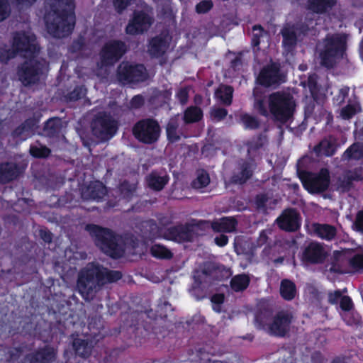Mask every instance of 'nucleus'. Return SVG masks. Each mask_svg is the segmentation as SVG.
Here are the masks:
<instances>
[{
  "mask_svg": "<svg viewBox=\"0 0 363 363\" xmlns=\"http://www.w3.org/2000/svg\"><path fill=\"white\" fill-rule=\"evenodd\" d=\"M122 277L120 271L111 270L99 263L90 262L78 272L76 289L85 301L90 302L105 284L116 282Z\"/></svg>",
  "mask_w": 363,
  "mask_h": 363,
  "instance_id": "obj_1",
  "label": "nucleus"
},
{
  "mask_svg": "<svg viewBox=\"0 0 363 363\" xmlns=\"http://www.w3.org/2000/svg\"><path fill=\"white\" fill-rule=\"evenodd\" d=\"M74 7V0H45L44 21L50 35L62 38L72 33L76 23Z\"/></svg>",
  "mask_w": 363,
  "mask_h": 363,
  "instance_id": "obj_2",
  "label": "nucleus"
},
{
  "mask_svg": "<svg viewBox=\"0 0 363 363\" xmlns=\"http://www.w3.org/2000/svg\"><path fill=\"white\" fill-rule=\"evenodd\" d=\"M347 35L343 33H328L323 39L319 52L320 63L327 69H333L346 55Z\"/></svg>",
  "mask_w": 363,
  "mask_h": 363,
  "instance_id": "obj_3",
  "label": "nucleus"
},
{
  "mask_svg": "<svg viewBox=\"0 0 363 363\" xmlns=\"http://www.w3.org/2000/svg\"><path fill=\"white\" fill-rule=\"evenodd\" d=\"M85 230L104 254L113 259H118L123 255L124 250L118 242L119 236L112 230L93 223L87 224Z\"/></svg>",
  "mask_w": 363,
  "mask_h": 363,
  "instance_id": "obj_4",
  "label": "nucleus"
},
{
  "mask_svg": "<svg viewBox=\"0 0 363 363\" xmlns=\"http://www.w3.org/2000/svg\"><path fill=\"white\" fill-rule=\"evenodd\" d=\"M294 96L285 91H276L269 96V112L275 121L286 123L293 117L296 111Z\"/></svg>",
  "mask_w": 363,
  "mask_h": 363,
  "instance_id": "obj_5",
  "label": "nucleus"
},
{
  "mask_svg": "<svg viewBox=\"0 0 363 363\" xmlns=\"http://www.w3.org/2000/svg\"><path fill=\"white\" fill-rule=\"evenodd\" d=\"M47 62L35 55L26 57L17 67L18 80L25 86H30L38 83L43 74Z\"/></svg>",
  "mask_w": 363,
  "mask_h": 363,
  "instance_id": "obj_6",
  "label": "nucleus"
},
{
  "mask_svg": "<svg viewBox=\"0 0 363 363\" xmlns=\"http://www.w3.org/2000/svg\"><path fill=\"white\" fill-rule=\"evenodd\" d=\"M303 187L311 194H320L329 189L330 174L328 169L321 168L318 172L303 170L298 172Z\"/></svg>",
  "mask_w": 363,
  "mask_h": 363,
  "instance_id": "obj_7",
  "label": "nucleus"
},
{
  "mask_svg": "<svg viewBox=\"0 0 363 363\" xmlns=\"http://www.w3.org/2000/svg\"><path fill=\"white\" fill-rule=\"evenodd\" d=\"M161 128L158 121L152 118H146L138 121L132 128V134L140 143L152 145L160 137Z\"/></svg>",
  "mask_w": 363,
  "mask_h": 363,
  "instance_id": "obj_8",
  "label": "nucleus"
},
{
  "mask_svg": "<svg viewBox=\"0 0 363 363\" xmlns=\"http://www.w3.org/2000/svg\"><path fill=\"white\" fill-rule=\"evenodd\" d=\"M91 126L96 137L102 140H107L116 133L118 122L109 113L100 112L92 120Z\"/></svg>",
  "mask_w": 363,
  "mask_h": 363,
  "instance_id": "obj_9",
  "label": "nucleus"
},
{
  "mask_svg": "<svg viewBox=\"0 0 363 363\" xmlns=\"http://www.w3.org/2000/svg\"><path fill=\"white\" fill-rule=\"evenodd\" d=\"M128 51L126 43L121 40L113 39L102 46L99 55L104 67H111L119 62Z\"/></svg>",
  "mask_w": 363,
  "mask_h": 363,
  "instance_id": "obj_10",
  "label": "nucleus"
},
{
  "mask_svg": "<svg viewBox=\"0 0 363 363\" xmlns=\"http://www.w3.org/2000/svg\"><path fill=\"white\" fill-rule=\"evenodd\" d=\"M117 77L120 82H143L147 79L146 68L143 64L130 65L123 62L118 67Z\"/></svg>",
  "mask_w": 363,
  "mask_h": 363,
  "instance_id": "obj_11",
  "label": "nucleus"
},
{
  "mask_svg": "<svg viewBox=\"0 0 363 363\" xmlns=\"http://www.w3.org/2000/svg\"><path fill=\"white\" fill-rule=\"evenodd\" d=\"M35 39L34 34L17 31L13 34L11 45L17 55L23 52L25 57L33 56L38 51V48L35 43Z\"/></svg>",
  "mask_w": 363,
  "mask_h": 363,
  "instance_id": "obj_12",
  "label": "nucleus"
},
{
  "mask_svg": "<svg viewBox=\"0 0 363 363\" xmlns=\"http://www.w3.org/2000/svg\"><path fill=\"white\" fill-rule=\"evenodd\" d=\"M286 81L285 75L281 72L279 62H272L265 65L259 72L257 77L258 83L264 86L270 87L279 85Z\"/></svg>",
  "mask_w": 363,
  "mask_h": 363,
  "instance_id": "obj_13",
  "label": "nucleus"
},
{
  "mask_svg": "<svg viewBox=\"0 0 363 363\" xmlns=\"http://www.w3.org/2000/svg\"><path fill=\"white\" fill-rule=\"evenodd\" d=\"M294 316L291 312L288 311H278L269 325L268 333L274 337H286L290 332Z\"/></svg>",
  "mask_w": 363,
  "mask_h": 363,
  "instance_id": "obj_14",
  "label": "nucleus"
},
{
  "mask_svg": "<svg viewBox=\"0 0 363 363\" xmlns=\"http://www.w3.org/2000/svg\"><path fill=\"white\" fill-rule=\"evenodd\" d=\"M153 23V18L143 10H135L125 31L128 35H137L147 31Z\"/></svg>",
  "mask_w": 363,
  "mask_h": 363,
  "instance_id": "obj_15",
  "label": "nucleus"
},
{
  "mask_svg": "<svg viewBox=\"0 0 363 363\" xmlns=\"http://www.w3.org/2000/svg\"><path fill=\"white\" fill-rule=\"evenodd\" d=\"M194 225L190 223L177 224L165 229L164 238L179 243L191 242L194 238Z\"/></svg>",
  "mask_w": 363,
  "mask_h": 363,
  "instance_id": "obj_16",
  "label": "nucleus"
},
{
  "mask_svg": "<svg viewBox=\"0 0 363 363\" xmlns=\"http://www.w3.org/2000/svg\"><path fill=\"white\" fill-rule=\"evenodd\" d=\"M279 228L286 232H296L301 225V217L294 208L284 209L276 220Z\"/></svg>",
  "mask_w": 363,
  "mask_h": 363,
  "instance_id": "obj_17",
  "label": "nucleus"
},
{
  "mask_svg": "<svg viewBox=\"0 0 363 363\" xmlns=\"http://www.w3.org/2000/svg\"><path fill=\"white\" fill-rule=\"evenodd\" d=\"M328 256L323 244L317 241L310 242L302 253V261L310 264H322Z\"/></svg>",
  "mask_w": 363,
  "mask_h": 363,
  "instance_id": "obj_18",
  "label": "nucleus"
},
{
  "mask_svg": "<svg viewBox=\"0 0 363 363\" xmlns=\"http://www.w3.org/2000/svg\"><path fill=\"white\" fill-rule=\"evenodd\" d=\"M57 357V349L46 345L32 352L26 354L21 363H52L56 360Z\"/></svg>",
  "mask_w": 363,
  "mask_h": 363,
  "instance_id": "obj_19",
  "label": "nucleus"
},
{
  "mask_svg": "<svg viewBox=\"0 0 363 363\" xmlns=\"http://www.w3.org/2000/svg\"><path fill=\"white\" fill-rule=\"evenodd\" d=\"M255 167L253 162L242 160L238 163L237 171H234L229 178V183L233 185L246 184L252 177Z\"/></svg>",
  "mask_w": 363,
  "mask_h": 363,
  "instance_id": "obj_20",
  "label": "nucleus"
},
{
  "mask_svg": "<svg viewBox=\"0 0 363 363\" xmlns=\"http://www.w3.org/2000/svg\"><path fill=\"white\" fill-rule=\"evenodd\" d=\"M107 194L106 186L100 181L91 182L82 189L81 195L84 200L101 201Z\"/></svg>",
  "mask_w": 363,
  "mask_h": 363,
  "instance_id": "obj_21",
  "label": "nucleus"
},
{
  "mask_svg": "<svg viewBox=\"0 0 363 363\" xmlns=\"http://www.w3.org/2000/svg\"><path fill=\"white\" fill-rule=\"evenodd\" d=\"M169 176L162 169H153L145 177L147 186L155 191H162L169 182Z\"/></svg>",
  "mask_w": 363,
  "mask_h": 363,
  "instance_id": "obj_22",
  "label": "nucleus"
},
{
  "mask_svg": "<svg viewBox=\"0 0 363 363\" xmlns=\"http://www.w3.org/2000/svg\"><path fill=\"white\" fill-rule=\"evenodd\" d=\"M169 43L165 35H157L148 41L147 52L152 58L162 57L167 52Z\"/></svg>",
  "mask_w": 363,
  "mask_h": 363,
  "instance_id": "obj_23",
  "label": "nucleus"
},
{
  "mask_svg": "<svg viewBox=\"0 0 363 363\" xmlns=\"http://www.w3.org/2000/svg\"><path fill=\"white\" fill-rule=\"evenodd\" d=\"M20 174L17 164L9 162L0 163V184H6L16 179Z\"/></svg>",
  "mask_w": 363,
  "mask_h": 363,
  "instance_id": "obj_24",
  "label": "nucleus"
},
{
  "mask_svg": "<svg viewBox=\"0 0 363 363\" xmlns=\"http://www.w3.org/2000/svg\"><path fill=\"white\" fill-rule=\"evenodd\" d=\"M313 234L321 240L333 241L335 239L337 230L335 226L328 223H313L311 225Z\"/></svg>",
  "mask_w": 363,
  "mask_h": 363,
  "instance_id": "obj_25",
  "label": "nucleus"
},
{
  "mask_svg": "<svg viewBox=\"0 0 363 363\" xmlns=\"http://www.w3.org/2000/svg\"><path fill=\"white\" fill-rule=\"evenodd\" d=\"M337 0H307L306 8L312 13L325 14L337 4Z\"/></svg>",
  "mask_w": 363,
  "mask_h": 363,
  "instance_id": "obj_26",
  "label": "nucleus"
},
{
  "mask_svg": "<svg viewBox=\"0 0 363 363\" xmlns=\"http://www.w3.org/2000/svg\"><path fill=\"white\" fill-rule=\"evenodd\" d=\"M237 220L233 217H223L220 220L213 221L211 228L217 233H232L236 230Z\"/></svg>",
  "mask_w": 363,
  "mask_h": 363,
  "instance_id": "obj_27",
  "label": "nucleus"
},
{
  "mask_svg": "<svg viewBox=\"0 0 363 363\" xmlns=\"http://www.w3.org/2000/svg\"><path fill=\"white\" fill-rule=\"evenodd\" d=\"M273 317V311L271 308L259 307L255 314V320L257 328L265 329L267 327L268 330L269 325L271 323Z\"/></svg>",
  "mask_w": 363,
  "mask_h": 363,
  "instance_id": "obj_28",
  "label": "nucleus"
},
{
  "mask_svg": "<svg viewBox=\"0 0 363 363\" xmlns=\"http://www.w3.org/2000/svg\"><path fill=\"white\" fill-rule=\"evenodd\" d=\"M72 347L76 355L87 358L91 354L93 344L91 340L77 337L72 341Z\"/></svg>",
  "mask_w": 363,
  "mask_h": 363,
  "instance_id": "obj_29",
  "label": "nucleus"
},
{
  "mask_svg": "<svg viewBox=\"0 0 363 363\" xmlns=\"http://www.w3.org/2000/svg\"><path fill=\"white\" fill-rule=\"evenodd\" d=\"M282 35V46L287 51H292L297 44V35L296 31L291 28L284 27L281 30Z\"/></svg>",
  "mask_w": 363,
  "mask_h": 363,
  "instance_id": "obj_30",
  "label": "nucleus"
},
{
  "mask_svg": "<svg viewBox=\"0 0 363 363\" xmlns=\"http://www.w3.org/2000/svg\"><path fill=\"white\" fill-rule=\"evenodd\" d=\"M61 129L62 123L60 118L53 117L45 122L43 130L45 136L53 138L59 135Z\"/></svg>",
  "mask_w": 363,
  "mask_h": 363,
  "instance_id": "obj_31",
  "label": "nucleus"
},
{
  "mask_svg": "<svg viewBox=\"0 0 363 363\" xmlns=\"http://www.w3.org/2000/svg\"><path fill=\"white\" fill-rule=\"evenodd\" d=\"M179 123L176 118H171L166 125L167 139L170 143H175L180 140L181 135L179 131Z\"/></svg>",
  "mask_w": 363,
  "mask_h": 363,
  "instance_id": "obj_32",
  "label": "nucleus"
},
{
  "mask_svg": "<svg viewBox=\"0 0 363 363\" xmlns=\"http://www.w3.org/2000/svg\"><path fill=\"white\" fill-rule=\"evenodd\" d=\"M203 116V111L200 107L191 106L186 108L182 118L185 124H191L201 121Z\"/></svg>",
  "mask_w": 363,
  "mask_h": 363,
  "instance_id": "obj_33",
  "label": "nucleus"
},
{
  "mask_svg": "<svg viewBox=\"0 0 363 363\" xmlns=\"http://www.w3.org/2000/svg\"><path fill=\"white\" fill-rule=\"evenodd\" d=\"M280 295L286 301L293 300L296 295V286L292 281L284 279L281 281Z\"/></svg>",
  "mask_w": 363,
  "mask_h": 363,
  "instance_id": "obj_34",
  "label": "nucleus"
},
{
  "mask_svg": "<svg viewBox=\"0 0 363 363\" xmlns=\"http://www.w3.org/2000/svg\"><path fill=\"white\" fill-rule=\"evenodd\" d=\"M250 282V277L245 274H241L234 276L230 280V287L235 291H242L245 290Z\"/></svg>",
  "mask_w": 363,
  "mask_h": 363,
  "instance_id": "obj_35",
  "label": "nucleus"
},
{
  "mask_svg": "<svg viewBox=\"0 0 363 363\" xmlns=\"http://www.w3.org/2000/svg\"><path fill=\"white\" fill-rule=\"evenodd\" d=\"M318 155L330 157L335 155L337 147L334 142L328 140H323L314 148Z\"/></svg>",
  "mask_w": 363,
  "mask_h": 363,
  "instance_id": "obj_36",
  "label": "nucleus"
},
{
  "mask_svg": "<svg viewBox=\"0 0 363 363\" xmlns=\"http://www.w3.org/2000/svg\"><path fill=\"white\" fill-rule=\"evenodd\" d=\"M152 257L160 259H170L173 257L172 252L162 244H154L150 250Z\"/></svg>",
  "mask_w": 363,
  "mask_h": 363,
  "instance_id": "obj_37",
  "label": "nucleus"
},
{
  "mask_svg": "<svg viewBox=\"0 0 363 363\" xmlns=\"http://www.w3.org/2000/svg\"><path fill=\"white\" fill-rule=\"evenodd\" d=\"M137 186L135 184H131L128 180H124L119 184L118 190L122 199L129 201L133 196L135 192Z\"/></svg>",
  "mask_w": 363,
  "mask_h": 363,
  "instance_id": "obj_38",
  "label": "nucleus"
},
{
  "mask_svg": "<svg viewBox=\"0 0 363 363\" xmlns=\"http://www.w3.org/2000/svg\"><path fill=\"white\" fill-rule=\"evenodd\" d=\"M209 183V174L206 170L201 169L198 172L196 177L191 182V186L194 189H201L206 187Z\"/></svg>",
  "mask_w": 363,
  "mask_h": 363,
  "instance_id": "obj_39",
  "label": "nucleus"
},
{
  "mask_svg": "<svg viewBox=\"0 0 363 363\" xmlns=\"http://www.w3.org/2000/svg\"><path fill=\"white\" fill-rule=\"evenodd\" d=\"M29 153L34 158L44 159L50 155L51 150L39 143L38 145H30Z\"/></svg>",
  "mask_w": 363,
  "mask_h": 363,
  "instance_id": "obj_40",
  "label": "nucleus"
},
{
  "mask_svg": "<svg viewBox=\"0 0 363 363\" xmlns=\"http://www.w3.org/2000/svg\"><path fill=\"white\" fill-rule=\"evenodd\" d=\"M88 328L94 337L101 334V329L103 328V323L100 316L94 315L88 319Z\"/></svg>",
  "mask_w": 363,
  "mask_h": 363,
  "instance_id": "obj_41",
  "label": "nucleus"
},
{
  "mask_svg": "<svg viewBox=\"0 0 363 363\" xmlns=\"http://www.w3.org/2000/svg\"><path fill=\"white\" fill-rule=\"evenodd\" d=\"M233 88L229 85H225L216 91L218 97L225 105H230L233 101Z\"/></svg>",
  "mask_w": 363,
  "mask_h": 363,
  "instance_id": "obj_42",
  "label": "nucleus"
},
{
  "mask_svg": "<svg viewBox=\"0 0 363 363\" xmlns=\"http://www.w3.org/2000/svg\"><path fill=\"white\" fill-rule=\"evenodd\" d=\"M240 120L245 129L256 130L260 126L259 121L255 116L249 113L241 114Z\"/></svg>",
  "mask_w": 363,
  "mask_h": 363,
  "instance_id": "obj_43",
  "label": "nucleus"
},
{
  "mask_svg": "<svg viewBox=\"0 0 363 363\" xmlns=\"http://www.w3.org/2000/svg\"><path fill=\"white\" fill-rule=\"evenodd\" d=\"M86 88L84 85L76 86L72 91H69L65 96L67 101H77L86 96Z\"/></svg>",
  "mask_w": 363,
  "mask_h": 363,
  "instance_id": "obj_44",
  "label": "nucleus"
},
{
  "mask_svg": "<svg viewBox=\"0 0 363 363\" xmlns=\"http://www.w3.org/2000/svg\"><path fill=\"white\" fill-rule=\"evenodd\" d=\"M344 155L348 159H362V155H363V146H361L358 143H354L345 150Z\"/></svg>",
  "mask_w": 363,
  "mask_h": 363,
  "instance_id": "obj_45",
  "label": "nucleus"
},
{
  "mask_svg": "<svg viewBox=\"0 0 363 363\" xmlns=\"http://www.w3.org/2000/svg\"><path fill=\"white\" fill-rule=\"evenodd\" d=\"M247 147V152H255L262 148L263 146V137L262 134L258 135L256 137L252 138L250 140L246 143Z\"/></svg>",
  "mask_w": 363,
  "mask_h": 363,
  "instance_id": "obj_46",
  "label": "nucleus"
},
{
  "mask_svg": "<svg viewBox=\"0 0 363 363\" xmlns=\"http://www.w3.org/2000/svg\"><path fill=\"white\" fill-rule=\"evenodd\" d=\"M359 179L354 175H347L340 181L339 186L342 191H348L353 186V182L358 180Z\"/></svg>",
  "mask_w": 363,
  "mask_h": 363,
  "instance_id": "obj_47",
  "label": "nucleus"
},
{
  "mask_svg": "<svg viewBox=\"0 0 363 363\" xmlns=\"http://www.w3.org/2000/svg\"><path fill=\"white\" fill-rule=\"evenodd\" d=\"M17 54L13 48H0V62L3 64H7L8 62L16 57Z\"/></svg>",
  "mask_w": 363,
  "mask_h": 363,
  "instance_id": "obj_48",
  "label": "nucleus"
},
{
  "mask_svg": "<svg viewBox=\"0 0 363 363\" xmlns=\"http://www.w3.org/2000/svg\"><path fill=\"white\" fill-rule=\"evenodd\" d=\"M212 120L218 122L223 121L228 115V111L225 108H213L210 111Z\"/></svg>",
  "mask_w": 363,
  "mask_h": 363,
  "instance_id": "obj_49",
  "label": "nucleus"
},
{
  "mask_svg": "<svg viewBox=\"0 0 363 363\" xmlns=\"http://www.w3.org/2000/svg\"><path fill=\"white\" fill-rule=\"evenodd\" d=\"M11 14V7L8 0H0V23L5 21Z\"/></svg>",
  "mask_w": 363,
  "mask_h": 363,
  "instance_id": "obj_50",
  "label": "nucleus"
},
{
  "mask_svg": "<svg viewBox=\"0 0 363 363\" xmlns=\"http://www.w3.org/2000/svg\"><path fill=\"white\" fill-rule=\"evenodd\" d=\"M22 352L23 350L21 347L11 348L6 354V361L9 363L15 362L18 359Z\"/></svg>",
  "mask_w": 363,
  "mask_h": 363,
  "instance_id": "obj_51",
  "label": "nucleus"
},
{
  "mask_svg": "<svg viewBox=\"0 0 363 363\" xmlns=\"http://www.w3.org/2000/svg\"><path fill=\"white\" fill-rule=\"evenodd\" d=\"M11 135L14 138H19L21 140H24L28 137L30 136L31 134L21 123L12 131Z\"/></svg>",
  "mask_w": 363,
  "mask_h": 363,
  "instance_id": "obj_52",
  "label": "nucleus"
},
{
  "mask_svg": "<svg viewBox=\"0 0 363 363\" xmlns=\"http://www.w3.org/2000/svg\"><path fill=\"white\" fill-rule=\"evenodd\" d=\"M357 113L354 105L347 104L341 109V117L345 120L352 118Z\"/></svg>",
  "mask_w": 363,
  "mask_h": 363,
  "instance_id": "obj_53",
  "label": "nucleus"
},
{
  "mask_svg": "<svg viewBox=\"0 0 363 363\" xmlns=\"http://www.w3.org/2000/svg\"><path fill=\"white\" fill-rule=\"evenodd\" d=\"M133 1V0H113V5L116 11L122 13Z\"/></svg>",
  "mask_w": 363,
  "mask_h": 363,
  "instance_id": "obj_54",
  "label": "nucleus"
},
{
  "mask_svg": "<svg viewBox=\"0 0 363 363\" xmlns=\"http://www.w3.org/2000/svg\"><path fill=\"white\" fill-rule=\"evenodd\" d=\"M225 301V296L223 294H213L211 298V301L214 304L213 306V311L217 313H220V306Z\"/></svg>",
  "mask_w": 363,
  "mask_h": 363,
  "instance_id": "obj_55",
  "label": "nucleus"
},
{
  "mask_svg": "<svg viewBox=\"0 0 363 363\" xmlns=\"http://www.w3.org/2000/svg\"><path fill=\"white\" fill-rule=\"evenodd\" d=\"M213 6L211 0H203L196 6V11L198 13H206L208 12Z\"/></svg>",
  "mask_w": 363,
  "mask_h": 363,
  "instance_id": "obj_56",
  "label": "nucleus"
},
{
  "mask_svg": "<svg viewBox=\"0 0 363 363\" xmlns=\"http://www.w3.org/2000/svg\"><path fill=\"white\" fill-rule=\"evenodd\" d=\"M350 266L356 269H363V254L354 255L349 260Z\"/></svg>",
  "mask_w": 363,
  "mask_h": 363,
  "instance_id": "obj_57",
  "label": "nucleus"
},
{
  "mask_svg": "<svg viewBox=\"0 0 363 363\" xmlns=\"http://www.w3.org/2000/svg\"><path fill=\"white\" fill-rule=\"evenodd\" d=\"M254 108L262 116L267 117L269 116L264 99H256L254 104Z\"/></svg>",
  "mask_w": 363,
  "mask_h": 363,
  "instance_id": "obj_58",
  "label": "nucleus"
},
{
  "mask_svg": "<svg viewBox=\"0 0 363 363\" xmlns=\"http://www.w3.org/2000/svg\"><path fill=\"white\" fill-rule=\"evenodd\" d=\"M253 31L257 30H259V33H253L252 37L251 44L253 47H258L260 44V38L262 36V32L264 31V28L261 25H255L252 27Z\"/></svg>",
  "mask_w": 363,
  "mask_h": 363,
  "instance_id": "obj_59",
  "label": "nucleus"
},
{
  "mask_svg": "<svg viewBox=\"0 0 363 363\" xmlns=\"http://www.w3.org/2000/svg\"><path fill=\"white\" fill-rule=\"evenodd\" d=\"M340 307L343 311H351L354 307L352 298L349 296H343L340 301Z\"/></svg>",
  "mask_w": 363,
  "mask_h": 363,
  "instance_id": "obj_60",
  "label": "nucleus"
},
{
  "mask_svg": "<svg viewBox=\"0 0 363 363\" xmlns=\"http://www.w3.org/2000/svg\"><path fill=\"white\" fill-rule=\"evenodd\" d=\"M342 291L340 290H335L333 292H329L328 296V303L332 305L337 304L342 297Z\"/></svg>",
  "mask_w": 363,
  "mask_h": 363,
  "instance_id": "obj_61",
  "label": "nucleus"
},
{
  "mask_svg": "<svg viewBox=\"0 0 363 363\" xmlns=\"http://www.w3.org/2000/svg\"><path fill=\"white\" fill-rule=\"evenodd\" d=\"M144 104H145L144 97L140 94L134 96L130 101V106L133 108H135V109L141 108L144 105Z\"/></svg>",
  "mask_w": 363,
  "mask_h": 363,
  "instance_id": "obj_62",
  "label": "nucleus"
},
{
  "mask_svg": "<svg viewBox=\"0 0 363 363\" xmlns=\"http://www.w3.org/2000/svg\"><path fill=\"white\" fill-rule=\"evenodd\" d=\"M2 218L6 225H16L19 223V218L16 214H6Z\"/></svg>",
  "mask_w": 363,
  "mask_h": 363,
  "instance_id": "obj_63",
  "label": "nucleus"
},
{
  "mask_svg": "<svg viewBox=\"0 0 363 363\" xmlns=\"http://www.w3.org/2000/svg\"><path fill=\"white\" fill-rule=\"evenodd\" d=\"M354 225L357 230L363 232V211L357 213Z\"/></svg>",
  "mask_w": 363,
  "mask_h": 363,
  "instance_id": "obj_64",
  "label": "nucleus"
}]
</instances>
